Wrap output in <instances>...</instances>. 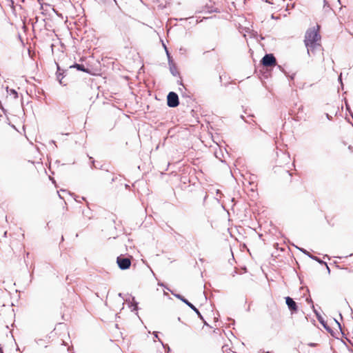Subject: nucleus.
I'll list each match as a JSON object with an SVG mask.
<instances>
[{
    "label": "nucleus",
    "mask_w": 353,
    "mask_h": 353,
    "mask_svg": "<svg viewBox=\"0 0 353 353\" xmlns=\"http://www.w3.org/2000/svg\"><path fill=\"white\" fill-rule=\"evenodd\" d=\"M117 263L118 266L121 270H127L131 265V261L129 258L123 257L121 256H118L117 259Z\"/></svg>",
    "instance_id": "20e7f679"
},
{
    "label": "nucleus",
    "mask_w": 353,
    "mask_h": 353,
    "mask_svg": "<svg viewBox=\"0 0 353 353\" xmlns=\"http://www.w3.org/2000/svg\"><path fill=\"white\" fill-rule=\"evenodd\" d=\"M318 319H319V321H320V323H322V324L323 325V326L326 328L325 325L323 324V321H321V319H320V317H319V316H318Z\"/></svg>",
    "instance_id": "2eb2a0df"
},
{
    "label": "nucleus",
    "mask_w": 353,
    "mask_h": 353,
    "mask_svg": "<svg viewBox=\"0 0 353 353\" xmlns=\"http://www.w3.org/2000/svg\"><path fill=\"white\" fill-rule=\"evenodd\" d=\"M261 63L264 66L270 67L276 64V60L272 54H266L263 57Z\"/></svg>",
    "instance_id": "7ed1b4c3"
},
{
    "label": "nucleus",
    "mask_w": 353,
    "mask_h": 353,
    "mask_svg": "<svg viewBox=\"0 0 353 353\" xmlns=\"http://www.w3.org/2000/svg\"><path fill=\"white\" fill-rule=\"evenodd\" d=\"M172 65H170V71H171V73L173 74V75H176V73L174 72V70L172 68Z\"/></svg>",
    "instance_id": "ddd939ff"
},
{
    "label": "nucleus",
    "mask_w": 353,
    "mask_h": 353,
    "mask_svg": "<svg viewBox=\"0 0 353 353\" xmlns=\"http://www.w3.org/2000/svg\"><path fill=\"white\" fill-rule=\"evenodd\" d=\"M326 116H327V119H330V116H329V114H326Z\"/></svg>",
    "instance_id": "4be33fe9"
},
{
    "label": "nucleus",
    "mask_w": 353,
    "mask_h": 353,
    "mask_svg": "<svg viewBox=\"0 0 353 353\" xmlns=\"http://www.w3.org/2000/svg\"><path fill=\"white\" fill-rule=\"evenodd\" d=\"M325 265H326L327 270L328 271V272H330V270L329 267L327 266V265L326 263H325Z\"/></svg>",
    "instance_id": "a211bd4d"
},
{
    "label": "nucleus",
    "mask_w": 353,
    "mask_h": 353,
    "mask_svg": "<svg viewBox=\"0 0 353 353\" xmlns=\"http://www.w3.org/2000/svg\"><path fill=\"white\" fill-rule=\"evenodd\" d=\"M336 321V323H337V325H339V327H341V325H340V323H339L337 321Z\"/></svg>",
    "instance_id": "aec40b11"
},
{
    "label": "nucleus",
    "mask_w": 353,
    "mask_h": 353,
    "mask_svg": "<svg viewBox=\"0 0 353 353\" xmlns=\"http://www.w3.org/2000/svg\"><path fill=\"white\" fill-rule=\"evenodd\" d=\"M201 320H202V321H203V323H204V325H208V326L209 325L207 323V322H206L205 321H204V319H201Z\"/></svg>",
    "instance_id": "f3484780"
},
{
    "label": "nucleus",
    "mask_w": 353,
    "mask_h": 353,
    "mask_svg": "<svg viewBox=\"0 0 353 353\" xmlns=\"http://www.w3.org/2000/svg\"><path fill=\"white\" fill-rule=\"evenodd\" d=\"M285 303L289 310L292 312H296L298 310L296 303L290 296H287L285 298Z\"/></svg>",
    "instance_id": "423d86ee"
},
{
    "label": "nucleus",
    "mask_w": 353,
    "mask_h": 353,
    "mask_svg": "<svg viewBox=\"0 0 353 353\" xmlns=\"http://www.w3.org/2000/svg\"><path fill=\"white\" fill-rule=\"evenodd\" d=\"M321 35L319 32V26L308 29L305 35L304 43L310 55V52L314 53L315 50L321 48Z\"/></svg>",
    "instance_id": "f257e3e1"
},
{
    "label": "nucleus",
    "mask_w": 353,
    "mask_h": 353,
    "mask_svg": "<svg viewBox=\"0 0 353 353\" xmlns=\"http://www.w3.org/2000/svg\"><path fill=\"white\" fill-rule=\"evenodd\" d=\"M70 68H77L78 70L83 71V72H85L86 73H89L90 72L88 68H85L83 65L79 64V63H75V64L70 66Z\"/></svg>",
    "instance_id": "0eeeda50"
},
{
    "label": "nucleus",
    "mask_w": 353,
    "mask_h": 353,
    "mask_svg": "<svg viewBox=\"0 0 353 353\" xmlns=\"http://www.w3.org/2000/svg\"><path fill=\"white\" fill-rule=\"evenodd\" d=\"M174 296L181 301H182L188 306H189V308H191L193 311H194L201 319H203V316L201 314L200 312L194 305H192L190 302H189L186 299H185L183 296L180 294H175Z\"/></svg>",
    "instance_id": "39448f33"
},
{
    "label": "nucleus",
    "mask_w": 353,
    "mask_h": 353,
    "mask_svg": "<svg viewBox=\"0 0 353 353\" xmlns=\"http://www.w3.org/2000/svg\"><path fill=\"white\" fill-rule=\"evenodd\" d=\"M338 2L340 3H341V2H340V0H338Z\"/></svg>",
    "instance_id": "b1692460"
},
{
    "label": "nucleus",
    "mask_w": 353,
    "mask_h": 353,
    "mask_svg": "<svg viewBox=\"0 0 353 353\" xmlns=\"http://www.w3.org/2000/svg\"><path fill=\"white\" fill-rule=\"evenodd\" d=\"M220 193V190H216V194H219Z\"/></svg>",
    "instance_id": "412c9836"
},
{
    "label": "nucleus",
    "mask_w": 353,
    "mask_h": 353,
    "mask_svg": "<svg viewBox=\"0 0 353 353\" xmlns=\"http://www.w3.org/2000/svg\"><path fill=\"white\" fill-rule=\"evenodd\" d=\"M345 105H346L347 110H350V108H349V106H348V105H347V103H345Z\"/></svg>",
    "instance_id": "6ab92c4d"
},
{
    "label": "nucleus",
    "mask_w": 353,
    "mask_h": 353,
    "mask_svg": "<svg viewBox=\"0 0 353 353\" xmlns=\"http://www.w3.org/2000/svg\"><path fill=\"white\" fill-rule=\"evenodd\" d=\"M309 256H310V258H312V259H314V260L317 261L318 262H319V263H323V261H322L321 260H320L319 259H318L316 256H312V255H309Z\"/></svg>",
    "instance_id": "f8f14e48"
},
{
    "label": "nucleus",
    "mask_w": 353,
    "mask_h": 353,
    "mask_svg": "<svg viewBox=\"0 0 353 353\" xmlns=\"http://www.w3.org/2000/svg\"><path fill=\"white\" fill-rule=\"evenodd\" d=\"M300 250L308 256L310 255V253L304 249H300Z\"/></svg>",
    "instance_id": "4468645a"
},
{
    "label": "nucleus",
    "mask_w": 353,
    "mask_h": 353,
    "mask_svg": "<svg viewBox=\"0 0 353 353\" xmlns=\"http://www.w3.org/2000/svg\"><path fill=\"white\" fill-rule=\"evenodd\" d=\"M339 81L342 83V79H341V74L339 76ZM341 86L343 87V83H341Z\"/></svg>",
    "instance_id": "dca6fc26"
},
{
    "label": "nucleus",
    "mask_w": 353,
    "mask_h": 353,
    "mask_svg": "<svg viewBox=\"0 0 353 353\" xmlns=\"http://www.w3.org/2000/svg\"><path fill=\"white\" fill-rule=\"evenodd\" d=\"M179 103V97L177 94L174 92H170L167 97V104L170 108H175Z\"/></svg>",
    "instance_id": "f03ea898"
},
{
    "label": "nucleus",
    "mask_w": 353,
    "mask_h": 353,
    "mask_svg": "<svg viewBox=\"0 0 353 353\" xmlns=\"http://www.w3.org/2000/svg\"><path fill=\"white\" fill-rule=\"evenodd\" d=\"M163 47L165 48V52H166V54H167V57H168V63H169V65H173V60H172V57L170 56V54L167 48V47L165 46V45L163 44Z\"/></svg>",
    "instance_id": "6e6552de"
},
{
    "label": "nucleus",
    "mask_w": 353,
    "mask_h": 353,
    "mask_svg": "<svg viewBox=\"0 0 353 353\" xmlns=\"http://www.w3.org/2000/svg\"><path fill=\"white\" fill-rule=\"evenodd\" d=\"M6 90H7V92H8V87H7V88H6ZM9 92H10V94H12V95H13V97H14V99L18 98V93L17 92V91H16L15 90L10 89V90H9Z\"/></svg>",
    "instance_id": "1a4fd4ad"
},
{
    "label": "nucleus",
    "mask_w": 353,
    "mask_h": 353,
    "mask_svg": "<svg viewBox=\"0 0 353 353\" xmlns=\"http://www.w3.org/2000/svg\"><path fill=\"white\" fill-rule=\"evenodd\" d=\"M178 321H181V318L180 317L178 318Z\"/></svg>",
    "instance_id": "5701e85b"
},
{
    "label": "nucleus",
    "mask_w": 353,
    "mask_h": 353,
    "mask_svg": "<svg viewBox=\"0 0 353 353\" xmlns=\"http://www.w3.org/2000/svg\"><path fill=\"white\" fill-rule=\"evenodd\" d=\"M132 304L134 306V310H137V302L135 301L134 298H132Z\"/></svg>",
    "instance_id": "9b49d317"
},
{
    "label": "nucleus",
    "mask_w": 353,
    "mask_h": 353,
    "mask_svg": "<svg viewBox=\"0 0 353 353\" xmlns=\"http://www.w3.org/2000/svg\"><path fill=\"white\" fill-rule=\"evenodd\" d=\"M57 69H58V71H57V79H59V81L60 84H62L61 79H60L61 73L59 72V71L60 70V68H59V66L58 64H57Z\"/></svg>",
    "instance_id": "9d476101"
}]
</instances>
